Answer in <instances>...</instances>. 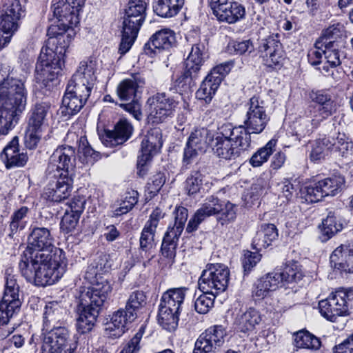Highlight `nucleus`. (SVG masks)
<instances>
[{
	"mask_svg": "<svg viewBox=\"0 0 353 353\" xmlns=\"http://www.w3.org/2000/svg\"><path fill=\"white\" fill-rule=\"evenodd\" d=\"M76 342H72L68 329L59 326L42 334L41 353H74Z\"/></svg>",
	"mask_w": 353,
	"mask_h": 353,
	"instance_id": "14",
	"label": "nucleus"
},
{
	"mask_svg": "<svg viewBox=\"0 0 353 353\" xmlns=\"http://www.w3.org/2000/svg\"><path fill=\"white\" fill-rule=\"evenodd\" d=\"M137 318V314L127 309V307L119 308L112 314L110 321L107 324L106 334L110 338H119L128 330V325Z\"/></svg>",
	"mask_w": 353,
	"mask_h": 353,
	"instance_id": "24",
	"label": "nucleus"
},
{
	"mask_svg": "<svg viewBox=\"0 0 353 353\" xmlns=\"http://www.w3.org/2000/svg\"><path fill=\"white\" fill-rule=\"evenodd\" d=\"M252 142L247 141L243 145L230 139H214L211 147L214 153L219 158L234 160L251 148Z\"/></svg>",
	"mask_w": 353,
	"mask_h": 353,
	"instance_id": "26",
	"label": "nucleus"
},
{
	"mask_svg": "<svg viewBox=\"0 0 353 353\" xmlns=\"http://www.w3.org/2000/svg\"><path fill=\"white\" fill-rule=\"evenodd\" d=\"M303 277V274L298 263L291 261L283 268H276L257 280L252 292L258 299H264L270 292L280 287L290 288V285L298 283Z\"/></svg>",
	"mask_w": 353,
	"mask_h": 353,
	"instance_id": "7",
	"label": "nucleus"
},
{
	"mask_svg": "<svg viewBox=\"0 0 353 353\" xmlns=\"http://www.w3.org/2000/svg\"><path fill=\"white\" fill-rule=\"evenodd\" d=\"M147 303V296L142 290H134L128 296L125 303L127 309L138 314L139 311L143 308Z\"/></svg>",
	"mask_w": 353,
	"mask_h": 353,
	"instance_id": "53",
	"label": "nucleus"
},
{
	"mask_svg": "<svg viewBox=\"0 0 353 353\" xmlns=\"http://www.w3.org/2000/svg\"><path fill=\"white\" fill-rule=\"evenodd\" d=\"M26 105L23 83L8 77L0 83V135H6Z\"/></svg>",
	"mask_w": 353,
	"mask_h": 353,
	"instance_id": "4",
	"label": "nucleus"
},
{
	"mask_svg": "<svg viewBox=\"0 0 353 353\" xmlns=\"http://www.w3.org/2000/svg\"><path fill=\"white\" fill-rule=\"evenodd\" d=\"M228 48L230 52L239 55L250 54L254 50V46L250 39L233 41L228 43Z\"/></svg>",
	"mask_w": 353,
	"mask_h": 353,
	"instance_id": "61",
	"label": "nucleus"
},
{
	"mask_svg": "<svg viewBox=\"0 0 353 353\" xmlns=\"http://www.w3.org/2000/svg\"><path fill=\"white\" fill-rule=\"evenodd\" d=\"M165 183V176L163 172H158L153 175L147 183L145 192L150 199L153 198L160 191Z\"/></svg>",
	"mask_w": 353,
	"mask_h": 353,
	"instance_id": "60",
	"label": "nucleus"
},
{
	"mask_svg": "<svg viewBox=\"0 0 353 353\" xmlns=\"http://www.w3.org/2000/svg\"><path fill=\"white\" fill-rule=\"evenodd\" d=\"M210 4L219 21L233 24L245 17L244 6L234 0H211Z\"/></svg>",
	"mask_w": 353,
	"mask_h": 353,
	"instance_id": "20",
	"label": "nucleus"
},
{
	"mask_svg": "<svg viewBox=\"0 0 353 353\" xmlns=\"http://www.w3.org/2000/svg\"><path fill=\"white\" fill-rule=\"evenodd\" d=\"M204 175L199 170L191 171L185 182V190L190 196H193L200 192L203 188Z\"/></svg>",
	"mask_w": 353,
	"mask_h": 353,
	"instance_id": "50",
	"label": "nucleus"
},
{
	"mask_svg": "<svg viewBox=\"0 0 353 353\" xmlns=\"http://www.w3.org/2000/svg\"><path fill=\"white\" fill-rule=\"evenodd\" d=\"M217 221L221 225H228L233 222L236 216V207L229 201H224L221 210L216 214Z\"/></svg>",
	"mask_w": 353,
	"mask_h": 353,
	"instance_id": "59",
	"label": "nucleus"
},
{
	"mask_svg": "<svg viewBox=\"0 0 353 353\" xmlns=\"http://www.w3.org/2000/svg\"><path fill=\"white\" fill-rule=\"evenodd\" d=\"M330 140L325 137L316 140L312 145L310 160L314 163H319L323 159L327 152L330 150Z\"/></svg>",
	"mask_w": 353,
	"mask_h": 353,
	"instance_id": "51",
	"label": "nucleus"
},
{
	"mask_svg": "<svg viewBox=\"0 0 353 353\" xmlns=\"http://www.w3.org/2000/svg\"><path fill=\"white\" fill-rule=\"evenodd\" d=\"M102 274L92 261L85 272V278L90 281L92 285L80 287L77 290L75 303L78 318L76 327L81 334L92 330L108 294L112 291L111 285L107 279L101 276Z\"/></svg>",
	"mask_w": 353,
	"mask_h": 353,
	"instance_id": "2",
	"label": "nucleus"
},
{
	"mask_svg": "<svg viewBox=\"0 0 353 353\" xmlns=\"http://www.w3.org/2000/svg\"><path fill=\"white\" fill-rule=\"evenodd\" d=\"M97 62L96 60L88 59L80 62L75 73L72 75L76 78H81L89 84L94 85L97 81Z\"/></svg>",
	"mask_w": 353,
	"mask_h": 353,
	"instance_id": "39",
	"label": "nucleus"
},
{
	"mask_svg": "<svg viewBox=\"0 0 353 353\" xmlns=\"http://www.w3.org/2000/svg\"><path fill=\"white\" fill-rule=\"evenodd\" d=\"M309 98L313 103L310 104L304 112L306 118L310 119V125L305 128H300L296 134L300 136L310 135L322 122L334 115L338 109V104L330 90H312L309 93Z\"/></svg>",
	"mask_w": 353,
	"mask_h": 353,
	"instance_id": "5",
	"label": "nucleus"
},
{
	"mask_svg": "<svg viewBox=\"0 0 353 353\" xmlns=\"http://www.w3.org/2000/svg\"><path fill=\"white\" fill-rule=\"evenodd\" d=\"M319 312L327 320L334 322L337 316H346L353 308V290L341 288L319 303Z\"/></svg>",
	"mask_w": 353,
	"mask_h": 353,
	"instance_id": "11",
	"label": "nucleus"
},
{
	"mask_svg": "<svg viewBox=\"0 0 353 353\" xmlns=\"http://www.w3.org/2000/svg\"><path fill=\"white\" fill-rule=\"evenodd\" d=\"M0 27L3 33H14L19 21L26 16L25 4L20 0H4L1 10Z\"/></svg>",
	"mask_w": 353,
	"mask_h": 353,
	"instance_id": "19",
	"label": "nucleus"
},
{
	"mask_svg": "<svg viewBox=\"0 0 353 353\" xmlns=\"http://www.w3.org/2000/svg\"><path fill=\"white\" fill-rule=\"evenodd\" d=\"M294 344L297 348L317 350L321 345L319 338L305 330H299L294 334Z\"/></svg>",
	"mask_w": 353,
	"mask_h": 353,
	"instance_id": "40",
	"label": "nucleus"
},
{
	"mask_svg": "<svg viewBox=\"0 0 353 353\" xmlns=\"http://www.w3.org/2000/svg\"><path fill=\"white\" fill-rule=\"evenodd\" d=\"M147 3L144 0H130L123 17L121 40L119 52L125 54L134 44L146 18Z\"/></svg>",
	"mask_w": 353,
	"mask_h": 353,
	"instance_id": "8",
	"label": "nucleus"
},
{
	"mask_svg": "<svg viewBox=\"0 0 353 353\" xmlns=\"http://www.w3.org/2000/svg\"><path fill=\"white\" fill-rule=\"evenodd\" d=\"M176 43V36L173 30L163 28L154 33L144 45L145 53L150 57L162 50H169Z\"/></svg>",
	"mask_w": 353,
	"mask_h": 353,
	"instance_id": "27",
	"label": "nucleus"
},
{
	"mask_svg": "<svg viewBox=\"0 0 353 353\" xmlns=\"http://www.w3.org/2000/svg\"><path fill=\"white\" fill-rule=\"evenodd\" d=\"M187 291L185 287L173 288L162 294L157 319L164 330L172 332L177 328Z\"/></svg>",
	"mask_w": 353,
	"mask_h": 353,
	"instance_id": "9",
	"label": "nucleus"
},
{
	"mask_svg": "<svg viewBox=\"0 0 353 353\" xmlns=\"http://www.w3.org/2000/svg\"><path fill=\"white\" fill-rule=\"evenodd\" d=\"M324 43V58L326 60L322 70L325 71V75L331 76L334 79L337 78L334 77V72L330 71V68H335L342 63L343 59L345 57V52L342 50V46L339 43L327 42Z\"/></svg>",
	"mask_w": 353,
	"mask_h": 353,
	"instance_id": "30",
	"label": "nucleus"
},
{
	"mask_svg": "<svg viewBox=\"0 0 353 353\" xmlns=\"http://www.w3.org/2000/svg\"><path fill=\"white\" fill-rule=\"evenodd\" d=\"M248 110L243 124L234 127L232 123H223L218 128L214 139H230L243 145L251 141V134H259L266 128L270 117L266 112L265 102L259 96H253L247 103Z\"/></svg>",
	"mask_w": 353,
	"mask_h": 353,
	"instance_id": "3",
	"label": "nucleus"
},
{
	"mask_svg": "<svg viewBox=\"0 0 353 353\" xmlns=\"http://www.w3.org/2000/svg\"><path fill=\"white\" fill-rule=\"evenodd\" d=\"M345 220L336 212L330 211L326 218L322 221L319 226L321 235L319 239L322 242H326L343 228Z\"/></svg>",
	"mask_w": 353,
	"mask_h": 353,
	"instance_id": "32",
	"label": "nucleus"
},
{
	"mask_svg": "<svg viewBox=\"0 0 353 353\" xmlns=\"http://www.w3.org/2000/svg\"><path fill=\"white\" fill-rule=\"evenodd\" d=\"M63 309L57 303H49L45 307L43 314V330L59 327V323L63 319Z\"/></svg>",
	"mask_w": 353,
	"mask_h": 353,
	"instance_id": "37",
	"label": "nucleus"
},
{
	"mask_svg": "<svg viewBox=\"0 0 353 353\" xmlns=\"http://www.w3.org/2000/svg\"><path fill=\"white\" fill-rule=\"evenodd\" d=\"M56 223V218L51 216L39 225L30 228L28 245L19 262L21 276L36 286L54 284L66 270L65 252L53 245L51 232Z\"/></svg>",
	"mask_w": 353,
	"mask_h": 353,
	"instance_id": "1",
	"label": "nucleus"
},
{
	"mask_svg": "<svg viewBox=\"0 0 353 353\" xmlns=\"http://www.w3.org/2000/svg\"><path fill=\"white\" fill-rule=\"evenodd\" d=\"M56 24H51L47 30V35L49 37L48 44L54 43V39H58L70 28L77 26V23H71L70 21H60L57 19Z\"/></svg>",
	"mask_w": 353,
	"mask_h": 353,
	"instance_id": "54",
	"label": "nucleus"
},
{
	"mask_svg": "<svg viewBox=\"0 0 353 353\" xmlns=\"http://www.w3.org/2000/svg\"><path fill=\"white\" fill-rule=\"evenodd\" d=\"M88 99L80 97L79 94L65 89L61 107L62 115L70 118L80 112Z\"/></svg>",
	"mask_w": 353,
	"mask_h": 353,
	"instance_id": "35",
	"label": "nucleus"
},
{
	"mask_svg": "<svg viewBox=\"0 0 353 353\" xmlns=\"http://www.w3.org/2000/svg\"><path fill=\"white\" fill-rule=\"evenodd\" d=\"M302 194L304 195L305 201L309 203H316L323 198L317 181H314L305 186L302 190Z\"/></svg>",
	"mask_w": 353,
	"mask_h": 353,
	"instance_id": "63",
	"label": "nucleus"
},
{
	"mask_svg": "<svg viewBox=\"0 0 353 353\" xmlns=\"http://www.w3.org/2000/svg\"><path fill=\"white\" fill-rule=\"evenodd\" d=\"M157 230L144 225L139 238L140 250L145 253H148L150 252L154 247V236Z\"/></svg>",
	"mask_w": 353,
	"mask_h": 353,
	"instance_id": "55",
	"label": "nucleus"
},
{
	"mask_svg": "<svg viewBox=\"0 0 353 353\" xmlns=\"http://www.w3.org/2000/svg\"><path fill=\"white\" fill-rule=\"evenodd\" d=\"M330 263L336 273H353V243L338 246L330 254Z\"/></svg>",
	"mask_w": 353,
	"mask_h": 353,
	"instance_id": "23",
	"label": "nucleus"
},
{
	"mask_svg": "<svg viewBox=\"0 0 353 353\" xmlns=\"http://www.w3.org/2000/svg\"><path fill=\"white\" fill-rule=\"evenodd\" d=\"M80 216L65 210L60 222V230L64 234H72L77 231Z\"/></svg>",
	"mask_w": 353,
	"mask_h": 353,
	"instance_id": "57",
	"label": "nucleus"
},
{
	"mask_svg": "<svg viewBox=\"0 0 353 353\" xmlns=\"http://www.w3.org/2000/svg\"><path fill=\"white\" fill-rule=\"evenodd\" d=\"M262 319L259 310L250 307L245 310H240L234 314L233 325L237 331L248 333L254 331Z\"/></svg>",
	"mask_w": 353,
	"mask_h": 353,
	"instance_id": "29",
	"label": "nucleus"
},
{
	"mask_svg": "<svg viewBox=\"0 0 353 353\" xmlns=\"http://www.w3.org/2000/svg\"><path fill=\"white\" fill-rule=\"evenodd\" d=\"M345 39L346 30L345 26L341 23H336L325 29L318 39L325 44L326 43L325 41L334 42L344 46Z\"/></svg>",
	"mask_w": 353,
	"mask_h": 353,
	"instance_id": "38",
	"label": "nucleus"
},
{
	"mask_svg": "<svg viewBox=\"0 0 353 353\" xmlns=\"http://www.w3.org/2000/svg\"><path fill=\"white\" fill-rule=\"evenodd\" d=\"M283 49L280 42L278 34L270 35L261 40L258 52L261 58L274 54L276 52Z\"/></svg>",
	"mask_w": 353,
	"mask_h": 353,
	"instance_id": "46",
	"label": "nucleus"
},
{
	"mask_svg": "<svg viewBox=\"0 0 353 353\" xmlns=\"http://www.w3.org/2000/svg\"><path fill=\"white\" fill-rule=\"evenodd\" d=\"M158 147H153L150 143L143 145V139L141 141L140 154L137 159V174L143 176L146 174L145 166L151 161L152 156L159 150Z\"/></svg>",
	"mask_w": 353,
	"mask_h": 353,
	"instance_id": "44",
	"label": "nucleus"
},
{
	"mask_svg": "<svg viewBox=\"0 0 353 353\" xmlns=\"http://www.w3.org/2000/svg\"><path fill=\"white\" fill-rule=\"evenodd\" d=\"M213 137L211 132L205 128H196L190 133L183 149V168L188 169L196 161L199 154L206 151L210 143H212Z\"/></svg>",
	"mask_w": 353,
	"mask_h": 353,
	"instance_id": "15",
	"label": "nucleus"
},
{
	"mask_svg": "<svg viewBox=\"0 0 353 353\" xmlns=\"http://www.w3.org/2000/svg\"><path fill=\"white\" fill-rule=\"evenodd\" d=\"M63 57L62 48L59 51L58 47L55 50L48 46L43 47L35 67L37 81L50 90L62 70Z\"/></svg>",
	"mask_w": 353,
	"mask_h": 353,
	"instance_id": "10",
	"label": "nucleus"
},
{
	"mask_svg": "<svg viewBox=\"0 0 353 353\" xmlns=\"http://www.w3.org/2000/svg\"><path fill=\"white\" fill-rule=\"evenodd\" d=\"M21 301L10 302L2 299L0 301V325L8 324L10 319L21 307Z\"/></svg>",
	"mask_w": 353,
	"mask_h": 353,
	"instance_id": "52",
	"label": "nucleus"
},
{
	"mask_svg": "<svg viewBox=\"0 0 353 353\" xmlns=\"http://www.w3.org/2000/svg\"><path fill=\"white\" fill-rule=\"evenodd\" d=\"M276 145V140H270L263 147L259 148L250 159V163L254 168L261 166L272 154Z\"/></svg>",
	"mask_w": 353,
	"mask_h": 353,
	"instance_id": "45",
	"label": "nucleus"
},
{
	"mask_svg": "<svg viewBox=\"0 0 353 353\" xmlns=\"http://www.w3.org/2000/svg\"><path fill=\"white\" fill-rule=\"evenodd\" d=\"M205 40H199L192 45L191 50L184 63V71L170 88V91L181 95L193 92L201 67L208 58Z\"/></svg>",
	"mask_w": 353,
	"mask_h": 353,
	"instance_id": "6",
	"label": "nucleus"
},
{
	"mask_svg": "<svg viewBox=\"0 0 353 353\" xmlns=\"http://www.w3.org/2000/svg\"><path fill=\"white\" fill-rule=\"evenodd\" d=\"M75 148L70 145H60L50 157V163L47 168L48 175L57 174L63 176H73L76 165Z\"/></svg>",
	"mask_w": 353,
	"mask_h": 353,
	"instance_id": "18",
	"label": "nucleus"
},
{
	"mask_svg": "<svg viewBox=\"0 0 353 353\" xmlns=\"http://www.w3.org/2000/svg\"><path fill=\"white\" fill-rule=\"evenodd\" d=\"M230 270L222 263H208L199 279V289L204 293L216 297L228 288Z\"/></svg>",
	"mask_w": 353,
	"mask_h": 353,
	"instance_id": "12",
	"label": "nucleus"
},
{
	"mask_svg": "<svg viewBox=\"0 0 353 353\" xmlns=\"http://www.w3.org/2000/svg\"><path fill=\"white\" fill-rule=\"evenodd\" d=\"M325 138L330 141V151L339 152L341 156H344L352 147V143L348 141V138L344 133H338L336 137H327Z\"/></svg>",
	"mask_w": 353,
	"mask_h": 353,
	"instance_id": "56",
	"label": "nucleus"
},
{
	"mask_svg": "<svg viewBox=\"0 0 353 353\" xmlns=\"http://www.w3.org/2000/svg\"><path fill=\"white\" fill-rule=\"evenodd\" d=\"M226 331L222 325L210 327L196 339L192 353H214L224 343Z\"/></svg>",
	"mask_w": 353,
	"mask_h": 353,
	"instance_id": "21",
	"label": "nucleus"
},
{
	"mask_svg": "<svg viewBox=\"0 0 353 353\" xmlns=\"http://www.w3.org/2000/svg\"><path fill=\"white\" fill-rule=\"evenodd\" d=\"M50 107L47 103H36L29 113L28 126L41 130Z\"/></svg>",
	"mask_w": 353,
	"mask_h": 353,
	"instance_id": "41",
	"label": "nucleus"
},
{
	"mask_svg": "<svg viewBox=\"0 0 353 353\" xmlns=\"http://www.w3.org/2000/svg\"><path fill=\"white\" fill-rule=\"evenodd\" d=\"M279 236L278 230L272 223L261 225L253 238L252 247L256 251H261L270 246Z\"/></svg>",
	"mask_w": 353,
	"mask_h": 353,
	"instance_id": "33",
	"label": "nucleus"
},
{
	"mask_svg": "<svg viewBox=\"0 0 353 353\" xmlns=\"http://www.w3.org/2000/svg\"><path fill=\"white\" fill-rule=\"evenodd\" d=\"M208 293L203 292L194 301V309L199 314H207L214 305V296H208Z\"/></svg>",
	"mask_w": 353,
	"mask_h": 353,
	"instance_id": "64",
	"label": "nucleus"
},
{
	"mask_svg": "<svg viewBox=\"0 0 353 353\" xmlns=\"http://www.w3.org/2000/svg\"><path fill=\"white\" fill-rule=\"evenodd\" d=\"M79 142V158L83 164L93 165L101 158L100 152L93 150L85 137H81Z\"/></svg>",
	"mask_w": 353,
	"mask_h": 353,
	"instance_id": "43",
	"label": "nucleus"
},
{
	"mask_svg": "<svg viewBox=\"0 0 353 353\" xmlns=\"http://www.w3.org/2000/svg\"><path fill=\"white\" fill-rule=\"evenodd\" d=\"M0 157L8 169L23 166L28 161L27 155L19 152L17 137H14L4 148Z\"/></svg>",
	"mask_w": 353,
	"mask_h": 353,
	"instance_id": "31",
	"label": "nucleus"
},
{
	"mask_svg": "<svg viewBox=\"0 0 353 353\" xmlns=\"http://www.w3.org/2000/svg\"><path fill=\"white\" fill-rule=\"evenodd\" d=\"M146 104L149 119L153 123H161L174 116L179 101L165 92H157L148 99Z\"/></svg>",
	"mask_w": 353,
	"mask_h": 353,
	"instance_id": "17",
	"label": "nucleus"
},
{
	"mask_svg": "<svg viewBox=\"0 0 353 353\" xmlns=\"http://www.w3.org/2000/svg\"><path fill=\"white\" fill-rule=\"evenodd\" d=\"M145 79L140 74H135L132 78L121 81L117 88V93L121 101H126L121 104L124 110L132 114L137 119L141 116V105L139 93L145 85Z\"/></svg>",
	"mask_w": 353,
	"mask_h": 353,
	"instance_id": "13",
	"label": "nucleus"
},
{
	"mask_svg": "<svg viewBox=\"0 0 353 353\" xmlns=\"http://www.w3.org/2000/svg\"><path fill=\"white\" fill-rule=\"evenodd\" d=\"M83 4V0H52L51 10L57 19L79 23V12Z\"/></svg>",
	"mask_w": 353,
	"mask_h": 353,
	"instance_id": "25",
	"label": "nucleus"
},
{
	"mask_svg": "<svg viewBox=\"0 0 353 353\" xmlns=\"http://www.w3.org/2000/svg\"><path fill=\"white\" fill-rule=\"evenodd\" d=\"M139 193L136 190H131L125 194V196L120 203V206L115 209L114 214L116 216L125 214L130 211L137 203Z\"/></svg>",
	"mask_w": 353,
	"mask_h": 353,
	"instance_id": "58",
	"label": "nucleus"
},
{
	"mask_svg": "<svg viewBox=\"0 0 353 353\" xmlns=\"http://www.w3.org/2000/svg\"><path fill=\"white\" fill-rule=\"evenodd\" d=\"M234 65V61L230 60L214 67L196 92V98L204 101L206 103H210L223 78L230 72Z\"/></svg>",
	"mask_w": 353,
	"mask_h": 353,
	"instance_id": "16",
	"label": "nucleus"
},
{
	"mask_svg": "<svg viewBox=\"0 0 353 353\" xmlns=\"http://www.w3.org/2000/svg\"><path fill=\"white\" fill-rule=\"evenodd\" d=\"M168 228L163 237L160 252L166 263L172 265L175 261L178 241L181 234Z\"/></svg>",
	"mask_w": 353,
	"mask_h": 353,
	"instance_id": "34",
	"label": "nucleus"
},
{
	"mask_svg": "<svg viewBox=\"0 0 353 353\" xmlns=\"http://www.w3.org/2000/svg\"><path fill=\"white\" fill-rule=\"evenodd\" d=\"M6 283L3 298L10 302L14 301H20L19 299V285L17 281V276L6 272Z\"/></svg>",
	"mask_w": 353,
	"mask_h": 353,
	"instance_id": "47",
	"label": "nucleus"
},
{
	"mask_svg": "<svg viewBox=\"0 0 353 353\" xmlns=\"http://www.w3.org/2000/svg\"><path fill=\"white\" fill-rule=\"evenodd\" d=\"M185 0H157L153 3V11L163 18L176 16L182 9Z\"/></svg>",
	"mask_w": 353,
	"mask_h": 353,
	"instance_id": "36",
	"label": "nucleus"
},
{
	"mask_svg": "<svg viewBox=\"0 0 353 353\" xmlns=\"http://www.w3.org/2000/svg\"><path fill=\"white\" fill-rule=\"evenodd\" d=\"M51 175L54 180L50 181L45 188L43 198L50 203L61 202L70 195L73 179L53 173Z\"/></svg>",
	"mask_w": 353,
	"mask_h": 353,
	"instance_id": "22",
	"label": "nucleus"
},
{
	"mask_svg": "<svg viewBox=\"0 0 353 353\" xmlns=\"http://www.w3.org/2000/svg\"><path fill=\"white\" fill-rule=\"evenodd\" d=\"M94 85L90 83L88 84L86 81L82 80L79 77L76 78L74 77H72L66 88L72 91L75 94H79L80 97H83V99L88 100Z\"/></svg>",
	"mask_w": 353,
	"mask_h": 353,
	"instance_id": "49",
	"label": "nucleus"
},
{
	"mask_svg": "<svg viewBox=\"0 0 353 353\" xmlns=\"http://www.w3.org/2000/svg\"><path fill=\"white\" fill-rule=\"evenodd\" d=\"M132 132V125L127 119H121L112 130H105L101 140L106 147L113 148L123 145L130 138Z\"/></svg>",
	"mask_w": 353,
	"mask_h": 353,
	"instance_id": "28",
	"label": "nucleus"
},
{
	"mask_svg": "<svg viewBox=\"0 0 353 353\" xmlns=\"http://www.w3.org/2000/svg\"><path fill=\"white\" fill-rule=\"evenodd\" d=\"M317 182L319 188L321 190V192L323 193V197H325L336 195L344 185L345 179L341 176L334 175Z\"/></svg>",
	"mask_w": 353,
	"mask_h": 353,
	"instance_id": "42",
	"label": "nucleus"
},
{
	"mask_svg": "<svg viewBox=\"0 0 353 353\" xmlns=\"http://www.w3.org/2000/svg\"><path fill=\"white\" fill-rule=\"evenodd\" d=\"M223 205V201L214 196H208L202 206L196 212L204 219L216 215Z\"/></svg>",
	"mask_w": 353,
	"mask_h": 353,
	"instance_id": "48",
	"label": "nucleus"
},
{
	"mask_svg": "<svg viewBox=\"0 0 353 353\" xmlns=\"http://www.w3.org/2000/svg\"><path fill=\"white\" fill-rule=\"evenodd\" d=\"M174 214V224L173 226L169 225L168 228L173 229L172 231L182 234L188 216V209L182 206L176 207Z\"/></svg>",
	"mask_w": 353,
	"mask_h": 353,
	"instance_id": "62",
	"label": "nucleus"
}]
</instances>
